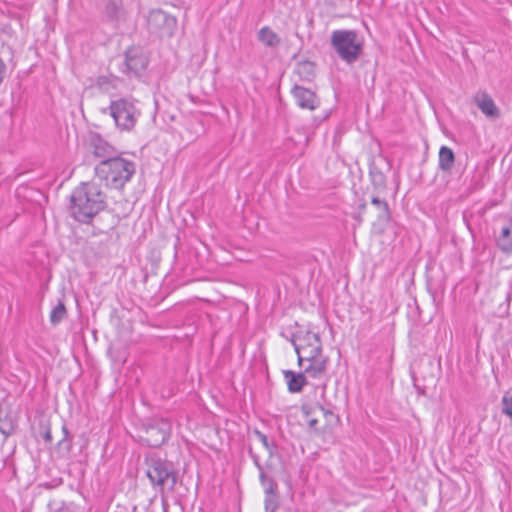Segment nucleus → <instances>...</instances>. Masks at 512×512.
<instances>
[{"label": "nucleus", "instance_id": "f257e3e1", "mask_svg": "<svg viewBox=\"0 0 512 512\" xmlns=\"http://www.w3.org/2000/svg\"><path fill=\"white\" fill-rule=\"evenodd\" d=\"M70 211L79 222L88 223L105 207V195L95 183H82L70 197Z\"/></svg>", "mask_w": 512, "mask_h": 512}, {"label": "nucleus", "instance_id": "f03ea898", "mask_svg": "<svg viewBox=\"0 0 512 512\" xmlns=\"http://www.w3.org/2000/svg\"><path fill=\"white\" fill-rule=\"evenodd\" d=\"M97 177L107 186L122 188L135 173V164L122 157L102 160L95 168Z\"/></svg>", "mask_w": 512, "mask_h": 512}, {"label": "nucleus", "instance_id": "7ed1b4c3", "mask_svg": "<svg viewBox=\"0 0 512 512\" xmlns=\"http://www.w3.org/2000/svg\"><path fill=\"white\" fill-rule=\"evenodd\" d=\"M107 110L113 118L116 127L121 131H132L141 116V110L137 106V101L133 98L113 100L108 108L103 109V113Z\"/></svg>", "mask_w": 512, "mask_h": 512}, {"label": "nucleus", "instance_id": "20e7f679", "mask_svg": "<svg viewBox=\"0 0 512 512\" xmlns=\"http://www.w3.org/2000/svg\"><path fill=\"white\" fill-rule=\"evenodd\" d=\"M331 45L338 56L346 63L355 62L361 54L362 42L353 30H335L331 35Z\"/></svg>", "mask_w": 512, "mask_h": 512}, {"label": "nucleus", "instance_id": "39448f33", "mask_svg": "<svg viewBox=\"0 0 512 512\" xmlns=\"http://www.w3.org/2000/svg\"><path fill=\"white\" fill-rule=\"evenodd\" d=\"M293 345L300 365L303 364L304 359H313L315 355L322 353L320 336L310 329L299 330L293 338Z\"/></svg>", "mask_w": 512, "mask_h": 512}, {"label": "nucleus", "instance_id": "423d86ee", "mask_svg": "<svg viewBox=\"0 0 512 512\" xmlns=\"http://www.w3.org/2000/svg\"><path fill=\"white\" fill-rule=\"evenodd\" d=\"M147 476L153 487L162 492L166 488L173 489L176 483V475L171 465L161 460L152 461L147 470Z\"/></svg>", "mask_w": 512, "mask_h": 512}, {"label": "nucleus", "instance_id": "0eeeda50", "mask_svg": "<svg viewBox=\"0 0 512 512\" xmlns=\"http://www.w3.org/2000/svg\"><path fill=\"white\" fill-rule=\"evenodd\" d=\"M171 430L172 426L168 420H159L155 425H151L147 428V443L152 447L160 446L169 439Z\"/></svg>", "mask_w": 512, "mask_h": 512}, {"label": "nucleus", "instance_id": "6e6552de", "mask_svg": "<svg viewBox=\"0 0 512 512\" xmlns=\"http://www.w3.org/2000/svg\"><path fill=\"white\" fill-rule=\"evenodd\" d=\"M292 95L295 98L297 105L302 109L313 111L319 106L317 96L313 91L307 88L295 86L292 89Z\"/></svg>", "mask_w": 512, "mask_h": 512}, {"label": "nucleus", "instance_id": "1a4fd4ad", "mask_svg": "<svg viewBox=\"0 0 512 512\" xmlns=\"http://www.w3.org/2000/svg\"><path fill=\"white\" fill-rule=\"evenodd\" d=\"M148 25L150 28L158 30V29H167L169 31L173 30L176 26V18L168 15L162 10H152L148 15Z\"/></svg>", "mask_w": 512, "mask_h": 512}, {"label": "nucleus", "instance_id": "9d476101", "mask_svg": "<svg viewBox=\"0 0 512 512\" xmlns=\"http://www.w3.org/2000/svg\"><path fill=\"white\" fill-rule=\"evenodd\" d=\"M475 103L481 112L488 118H498L500 113L492 97L486 92H479L475 95Z\"/></svg>", "mask_w": 512, "mask_h": 512}, {"label": "nucleus", "instance_id": "9b49d317", "mask_svg": "<svg viewBox=\"0 0 512 512\" xmlns=\"http://www.w3.org/2000/svg\"><path fill=\"white\" fill-rule=\"evenodd\" d=\"M304 362H308L304 370L308 377L320 379L324 376L327 368V358L322 353L315 355L313 359H304Z\"/></svg>", "mask_w": 512, "mask_h": 512}, {"label": "nucleus", "instance_id": "f8f14e48", "mask_svg": "<svg viewBox=\"0 0 512 512\" xmlns=\"http://www.w3.org/2000/svg\"><path fill=\"white\" fill-rule=\"evenodd\" d=\"M90 145L94 155L99 158H104V160L112 158L115 153L113 146L98 135L91 137Z\"/></svg>", "mask_w": 512, "mask_h": 512}, {"label": "nucleus", "instance_id": "ddd939ff", "mask_svg": "<svg viewBox=\"0 0 512 512\" xmlns=\"http://www.w3.org/2000/svg\"><path fill=\"white\" fill-rule=\"evenodd\" d=\"M283 373L288 386V390L291 393L300 392L306 384V376L302 373H295L291 370H286Z\"/></svg>", "mask_w": 512, "mask_h": 512}, {"label": "nucleus", "instance_id": "4468645a", "mask_svg": "<svg viewBox=\"0 0 512 512\" xmlns=\"http://www.w3.org/2000/svg\"><path fill=\"white\" fill-rule=\"evenodd\" d=\"M126 65L129 70L140 73L147 66V59L143 55H137L136 51L129 50L126 53Z\"/></svg>", "mask_w": 512, "mask_h": 512}, {"label": "nucleus", "instance_id": "2eb2a0df", "mask_svg": "<svg viewBox=\"0 0 512 512\" xmlns=\"http://www.w3.org/2000/svg\"><path fill=\"white\" fill-rule=\"evenodd\" d=\"M497 245L504 252H512V219L501 229L497 237Z\"/></svg>", "mask_w": 512, "mask_h": 512}, {"label": "nucleus", "instance_id": "dca6fc26", "mask_svg": "<svg viewBox=\"0 0 512 512\" xmlns=\"http://www.w3.org/2000/svg\"><path fill=\"white\" fill-rule=\"evenodd\" d=\"M453 163V151L446 146H442L439 151V167L444 171H448L452 168Z\"/></svg>", "mask_w": 512, "mask_h": 512}, {"label": "nucleus", "instance_id": "f3484780", "mask_svg": "<svg viewBox=\"0 0 512 512\" xmlns=\"http://www.w3.org/2000/svg\"><path fill=\"white\" fill-rule=\"evenodd\" d=\"M259 40L269 47H274L279 44V37L277 34L268 27H263L259 31Z\"/></svg>", "mask_w": 512, "mask_h": 512}, {"label": "nucleus", "instance_id": "a211bd4d", "mask_svg": "<svg viewBox=\"0 0 512 512\" xmlns=\"http://www.w3.org/2000/svg\"><path fill=\"white\" fill-rule=\"evenodd\" d=\"M66 315V308L64 304L59 303L56 305L50 313V321L52 324L60 323Z\"/></svg>", "mask_w": 512, "mask_h": 512}, {"label": "nucleus", "instance_id": "6ab92c4d", "mask_svg": "<svg viewBox=\"0 0 512 512\" xmlns=\"http://www.w3.org/2000/svg\"><path fill=\"white\" fill-rule=\"evenodd\" d=\"M16 428L15 422L10 417H0V432L6 437L11 435Z\"/></svg>", "mask_w": 512, "mask_h": 512}, {"label": "nucleus", "instance_id": "aec40b11", "mask_svg": "<svg viewBox=\"0 0 512 512\" xmlns=\"http://www.w3.org/2000/svg\"><path fill=\"white\" fill-rule=\"evenodd\" d=\"M105 10H106V14L108 15V17L113 19V18L118 17L120 6H119L118 2H116L115 0H108L106 3Z\"/></svg>", "mask_w": 512, "mask_h": 512}, {"label": "nucleus", "instance_id": "412c9836", "mask_svg": "<svg viewBox=\"0 0 512 512\" xmlns=\"http://www.w3.org/2000/svg\"><path fill=\"white\" fill-rule=\"evenodd\" d=\"M502 413L510 418H512V396L507 393L502 397Z\"/></svg>", "mask_w": 512, "mask_h": 512}, {"label": "nucleus", "instance_id": "4be33fe9", "mask_svg": "<svg viewBox=\"0 0 512 512\" xmlns=\"http://www.w3.org/2000/svg\"><path fill=\"white\" fill-rule=\"evenodd\" d=\"M372 204L375 205L378 209L383 210L386 214L389 212L388 204L386 201L380 200L378 197L372 198Z\"/></svg>", "mask_w": 512, "mask_h": 512}, {"label": "nucleus", "instance_id": "5701e85b", "mask_svg": "<svg viewBox=\"0 0 512 512\" xmlns=\"http://www.w3.org/2000/svg\"><path fill=\"white\" fill-rule=\"evenodd\" d=\"M277 507L275 496H267L265 501L266 511L274 512Z\"/></svg>", "mask_w": 512, "mask_h": 512}, {"label": "nucleus", "instance_id": "b1692460", "mask_svg": "<svg viewBox=\"0 0 512 512\" xmlns=\"http://www.w3.org/2000/svg\"><path fill=\"white\" fill-rule=\"evenodd\" d=\"M7 66L3 59L0 57V85L4 81L5 75H6Z\"/></svg>", "mask_w": 512, "mask_h": 512}, {"label": "nucleus", "instance_id": "393cba45", "mask_svg": "<svg viewBox=\"0 0 512 512\" xmlns=\"http://www.w3.org/2000/svg\"><path fill=\"white\" fill-rule=\"evenodd\" d=\"M276 490V485L271 483L268 488H266L267 496H274Z\"/></svg>", "mask_w": 512, "mask_h": 512}, {"label": "nucleus", "instance_id": "a878e982", "mask_svg": "<svg viewBox=\"0 0 512 512\" xmlns=\"http://www.w3.org/2000/svg\"><path fill=\"white\" fill-rule=\"evenodd\" d=\"M317 422H318V421H317L316 419L312 418V419H309V420H308V425H309V427H311V428H315V426H316Z\"/></svg>", "mask_w": 512, "mask_h": 512}, {"label": "nucleus", "instance_id": "bb28decb", "mask_svg": "<svg viewBox=\"0 0 512 512\" xmlns=\"http://www.w3.org/2000/svg\"><path fill=\"white\" fill-rule=\"evenodd\" d=\"M45 439H46V440H50V439H51V434H50V432H47V433L45 434Z\"/></svg>", "mask_w": 512, "mask_h": 512}]
</instances>
